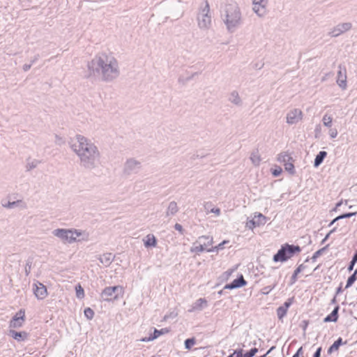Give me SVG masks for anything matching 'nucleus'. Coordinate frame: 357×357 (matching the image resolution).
I'll use <instances>...</instances> for the list:
<instances>
[{
    "instance_id": "28",
    "label": "nucleus",
    "mask_w": 357,
    "mask_h": 357,
    "mask_svg": "<svg viewBox=\"0 0 357 357\" xmlns=\"http://www.w3.org/2000/svg\"><path fill=\"white\" fill-rule=\"evenodd\" d=\"M250 160L252 162V164L255 166H258L261 162V158L259 155L258 151H254L252 152L250 155Z\"/></svg>"
},
{
    "instance_id": "49",
    "label": "nucleus",
    "mask_w": 357,
    "mask_h": 357,
    "mask_svg": "<svg viewBox=\"0 0 357 357\" xmlns=\"http://www.w3.org/2000/svg\"><path fill=\"white\" fill-rule=\"evenodd\" d=\"M329 135L331 138H335L337 135V130L336 129H331L329 130Z\"/></svg>"
},
{
    "instance_id": "43",
    "label": "nucleus",
    "mask_w": 357,
    "mask_h": 357,
    "mask_svg": "<svg viewBox=\"0 0 357 357\" xmlns=\"http://www.w3.org/2000/svg\"><path fill=\"white\" fill-rule=\"evenodd\" d=\"M278 160L280 162H284V164H285L286 162H287L289 160H292V158L287 153H284V154L281 153V154L279 155Z\"/></svg>"
},
{
    "instance_id": "29",
    "label": "nucleus",
    "mask_w": 357,
    "mask_h": 357,
    "mask_svg": "<svg viewBox=\"0 0 357 357\" xmlns=\"http://www.w3.org/2000/svg\"><path fill=\"white\" fill-rule=\"evenodd\" d=\"M254 219L255 220L256 225L257 227H259L260 225H264L266 222V217L261 213H258L257 215H255L254 217Z\"/></svg>"
},
{
    "instance_id": "64",
    "label": "nucleus",
    "mask_w": 357,
    "mask_h": 357,
    "mask_svg": "<svg viewBox=\"0 0 357 357\" xmlns=\"http://www.w3.org/2000/svg\"><path fill=\"white\" fill-rule=\"evenodd\" d=\"M234 352H233L231 354H230L228 357H234Z\"/></svg>"
},
{
    "instance_id": "45",
    "label": "nucleus",
    "mask_w": 357,
    "mask_h": 357,
    "mask_svg": "<svg viewBox=\"0 0 357 357\" xmlns=\"http://www.w3.org/2000/svg\"><path fill=\"white\" fill-rule=\"evenodd\" d=\"M294 301V297L288 298L282 305H281L283 308L288 310L289 307L291 305Z\"/></svg>"
},
{
    "instance_id": "50",
    "label": "nucleus",
    "mask_w": 357,
    "mask_h": 357,
    "mask_svg": "<svg viewBox=\"0 0 357 357\" xmlns=\"http://www.w3.org/2000/svg\"><path fill=\"white\" fill-rule=\"evenodd\" d=\"M248 226L249 227V228H253V227H257V225H256L255 220L253 218L252 220H250L248 222Z\"/></svg>"
},
{
    "instance_id": "33",
    "label": "nucleus",
    "mask_w": 357,
    "mask_h": 357,
    "mask_svg": "<svg viewBox=\"0 0 357 357\" xmlns=\"http://www.w3.org/2000/svg\"><path fill=\"white\" fill-rule=\"evenodd\" d=\"M228 243V241H223L222 243H219L216 246H211L210 249L208 250V252H218L220 250H222L224 248V245Z\"/></svg>"
},
{
    "instance_id": "40",
    "label": "nucleus",
    "mask_w": 357,
    "mask_h": 357,
    "mask_svg": "<svg viewBox=\"0 0 357 357\" xmlns=\"http://www.w3.org/2000/svg\"><path fill=\"white\" fill-rule=\"evenodd\" d=\"M354 215H355V213H344L342 215H340L339 216H337V218H335L331 223H330V226L332 225L335 222H336L337 220H340V219H342V218H350L351 216H353Z\"/></svg>"
},
{
    "instance_id": "25",
    "label": "nucleus",
    "mask_w": 357,
    "mask_h": 357,
    "mask_svg": "<svg viewBox=\"0 0 357 357\" xmlns=\"http://www.w3.org/2000/svg\"><path fill=\"white\" fill-rule=\"evenodd\" d=\"M347 342H343L342 338L339 337L337 340L334 342V343L328 348L327 353L328 354H331L334 351H336L339 349V347L343 344H346Z\"/></svg>"
},
{
    "instance_id": "47",
    "label": "nucleus",
    "mask_w": 357,
    "mask_h": 357,
    "mask_svg": "<svg viewBox=\"0 0 357 357\" xmlns=\"http://www.w3.org/2000/svg\"><path fill=\"white\" fill-rule=\"evenodd\" d=\"M303 347H300L297 351L296 352V354H294V356L292 357H303Z\"/></svg>"
},
{
    "instance_id": "24",
    "label": "nucleus",
    "mask_w": 357,
    "mask_h": 357,
    "mask_svg": "<svg viewBox=\"0 0 357 357\" xmlns=\"http://www.w3.org/2000/svg\"><path fill=\"white\" fill-rule=\"evenodd\" d=\"M143 241L146 248L155 247L157 245V240L153 234H148Z\"/></svg>"
},
{
    "instance_id": "41",
    "label": "nucleus",
    "mask_w": 357,
    "mask_h": 357,
    "mask_svg": "<svg viewBox=\"0 0 357 357\" xmlns=\"http://www.w3.org/2000/svg\"><path fill=\"white\" fill-rule=\"evenodd\" d=\"M76 296L78 298H82L84 296V291L80 284H78L75 287Z\"/></svg>"
},
{
    "instance_id": "54",
    "label": "nucleus",
    "mask_w": 357,
    "mask_h": 357,
    "mask_svg": "<svg viewBox=\"0 0 357 357\" xmlns=\"http://www.w3.org/2000/svg\"><path fill=\"white\" fill-rule=\"evenodd\" d=\"M321 347H319L316 351L314 352V354H313V356L312 357H321Z\"/></svg>"
},
{
    "instance_id": "59",
    "label": "nucleus",
    "mask_w": 357,
    "mask_h": 357,
    "mask_svg": "<svg viewBox=\"0 0 357 357\" xmlns=\"http://www.w3.org/2000/svg\"><path fill=\"white\" fill-rule=\"evenodd\" d=\"M321 131V127L320 126H317L315 128V132H316V137H317V133L320 132Z\"/></svg>"
},
{
    "instance_id": "18",
    "label": "nucleus",
    "mask_w": 357,
    "mask_h": 357,
    "mask_svg": "<svg viewBox=\"0 0 357 357\" xmlns=\"http://www.w3.org/2000/svg\"><path fill=\"white\" fill-rule=\"evenodd\" d=\"M33 291L38 299H43V296L45 294V285L40 282H38V284H34Z\"/></svg>"
},
{
    "instance_id": "27",
    "label": "nucleus",
    "mask_w": 357,
    "mask_h": 357,
    "mask_svg": "<svg viewBox=\"0 0 357 357\" xmlns=\"http://www.w3.org/2000/svg\"><path fill=\"white\" fill-rule=\"evenodd\" d=\"M99 260L102 265L108 266L113 260L112 255L111 253L104 254L100 257Z\"/></svg>"
},
{
    "instance_id": "32",
    "label": "nucleus",
    "mask_w": 357,
    "mask_h": 357,
    "mask_svg": "<svg viewBox=\"0 0 357 357\" xmlns=\"http://www.w3.org/2000/svg\"><path fill=\"white\" fill-rule=\"evenodd\" d=\"M356 275H357V270H356L354 272V273L349 277V278L347 281V284H346L345 289L350 287L355 282V281L357 279Z\"/></svg>"
},
{
    "instance_id": "44",
    "label": "nucleus",
    "mask_w": 357,
    "mask_h": 357,
    "mask_svg": "<svg viewBox=\"0 0 357 357\" xmlns=\"http://www.w3.org/2000/svg\"><path fill=\"white\" fill-rule=\"evenodd\" d=\"M258 352L257 348H252L249 351L246 352L243 357H253Z\"/></svg>"
},
{
    "instance_id": "53",
    "label": "nucleus",
    "mask_w": 357,
    "mask_h": 357,
    "mask_svg": "<svg viewBox=\"0 0 357 357\" xmlns=\"http://www.w3.org/2000/svg\"><path fill=\"white\" fill-rule=\"evenodd\" d=\"M234 352V354L236 355V357H243L244 354H243L242 349L235 350Z\"/></svg>"
},
{
    "instance_id": "22",
    "label": "nucleus",
    "mask_w": 357,
    "mask_h": 357,
    "mask_svg": "<svg viewBox=\"0 0 357 357\" xmlns=\"http://www.w3.org/2000/svg\"><path fill=\"white\" fill-rule=\"evenodd\" d=\"M339 309V305L335 307L332 312L324 318V322H336L338 319Z\"/></svg>"
},
{
    "instance_id": "5",
    "label": "nucleus",
    "mask_w": 357,
    "mask_h": 357,
    "mask_svg": "<svg viewBox=\"0 0 357 357\" xmlns=\"http://www.w3.org/2000/svg\"><path fill=\"white\" fill-rule=\"evenodd\" d=\"M213 237L210 236H201L193 243L190 252L196 254H199L204 251L208 252L210 249L208 247L213 244Z\"/></svg>"
},
{
    "instance_id": "4",
    "label": "nucleus",
    "mask_w": 357,
    "mask_h": 357,
    "mask_svg": "<svg viewBox=\"0 0 357 357\" xmlns=\"http://www.w3.org/2000/svg\"><path fill=\"white\" fill-rule=\"evenodd\" d=\"M301 250L298 245L284 244L273 256L275 262H284L291 258L295 254L300 252Z\"/></svg>"
},
{
    "instance_id": "19",
    "label": "nucleus",
    "mask_w": 357,
    "mask_h": 357,
    "mask_svg": "<svg viewBox=\"0 0 357 357\" xmlns=\"http://www.w3.org/2000/svg\"><path fill=\"white\" fill-rule=\"evenodd\" d=\"M2 206L6 208H13L15 207H20L21 208H26V205L25 202L22 200L19 199L14 202H8V203L3 204L2 203Z\"/></svg>"
},
{
    "instance_id": "56",
    "label": "nucleus",
    "mask_w": 357,
    "mask_h": 357,
    "mask_svg": "<svg viewBox=\"0 0 357 357\" xmlns=\"http://www.w3.org/2000/svg\"><path fill=\"white\" fill-rule=\"evenodd\" d=\"M252 2H255V4L257 3H268V0H252Z\"/></svg>"
},
{
    "instance_id": "58",
    "label": "nucleus",
    "mask_w": 357,
    "mask_h": 357,
    "mask_svg": "<svg viewBox=\"0 0 357 357\" xmlns=\"http://www.w3.org/2000/svg\"><path fill=\"white\" fill-rule=\"evenodd\" d=\"M31 64H24L23 66V70L24 71H27L31 68Z\"/></svg>"
},
{
    "instance_id": "51",
    "label": "nucleus",
    "mask_w": 357,
    "mask_h": 357,
    "mask_svg": "<svg viewBox=\"0 0 357 357\" xmlns=\"http://www.w3.org/2000/svg\"><path fill=\"white\" fill-rule=\"evenodd\" d=\"M210 212L213 213L218 216L220 214V209L219 208H212L210 209Z\"/></svg>"
},
{
    "instance_id": "15",
    "label": "nucleus",
    "mask_w": 357,
    "mask_h": 357,
    "mask_svg": "<svg viewBox=\"0 0 357 357\" xmlns=\"http://www.w3.org/2000/svg\"><path fill=\"white\" fill-rule=\"evenodd\" d=\"M246 284L247 282L244 279L243 275H241L236 279L234 280L231 283L226 284L225 288L228 289H233L242 287Z\"/></svg>"
},
{
    "instance_id": "3",
    "label": "nucleus",
    "mask_w": 357,
    "mask_h": 357,
    "mask_svg": "<svg viewBox=\"0 0 357 357\" xmlns=\"http://www.w3.org/2000/svg\"><path fill=\"white\" fill-rule=\"evenodd\" d=\"M221 18L229 33L235 32L243 23L241 11L236 3L226 4L221 11Z\"/></svg>"
},
{
    "instance_id": "39",
    "label": "nucleus",
    "mask_w": 357,
    "mask_h": 357,
    "mask_svg": "<svg viewBox=\"0 0 357 357\" xmlns=\"http://www.w3.org/2000/svg\"><path fill=\"white\" fill-rule=\"evenodd\" d=\"M284 168H285V170L287 171L289 174H294L295 168H294V165L292 162H291L289 161L286 162L284 164Z\"/></svg>"
},
{
    "instance_id": "35",
    "label": "nucleus",
    "mask_w": 357,
    "mask_h": 357,
    "mask_svg": "<svg viewBox=\"0 0 357 357\" xmlns=\"http://www.w3.org/2000/svg\"><path fill=\"white\" fill-rule=\"evenodd\" d=\"M322 121L326 127L331 128L332 126L333 118L331 116L325 114L323 116Z\"/></svg>"
},
{
    "instance_id": "2",
    "label": "nucleus",
    "mask_w": 357,
    "mask_h": 357,
    "mask_svg": "<svg viewBox=\"0 0 357 357\" xmlns=\"http://www.w3.org/2000/svg\"><path fill=\"white\" fill-rule=\"evenodd\" d=\"M68 144L79 160V165L86 170L97 168L100 162V152L91 139L82 135L70 139Z\"/></svg>"
},
{
    "instance_id": "63",
    "label": "nucleus",
    "mask_w": 357,
    "mask_h": 357,
    "mask_svg": "<svg viewBox=\"0 0 357 357\" xmlns=\"http://www.w3.org/2000/svg\"><path fill=\"white\" fill-rule=\"evenodd\" d=\"M197 74V73H193V74H192L190 77H188V78L187 79V80H190V79H192L195 75H196Z\"/></svg>"
},
{
    "instance_id": "37",
    "label": "nucleus",
    "mask_w": 357,
    "mask_h": 357,
    "mask_svg": "<svg viewBox=\"0 0 357 357\" xmlns=\"http://www.w3.org/2000/svg\"><path fill=\"white\" fill-rule=\"evenodd\" d=\"M287 312V310L286 309L283 308L282 306H280L277 309V315H278V319L280 320H282L283 319V317L286 316Z\"/></svg>"
},
{
    "instance_id": "55",
    "label": "nucleus",
    "mask_w": 357,
    "mask_h": 357,
    "mask_svg": "<svg viewBox=\"0 0 357 357\" xmlns=\"http://www.w3.org/2000/svg\"><path fill=\"white\" fill-rule=\"evenodd\" d=\"M335 230V229L334 228L333 229H332L328 234H326V236L324 237V238L321 241V243L324 244L329 238L330 235L334 232V231Z\"/></svg>"
},
{
    "instance_id": "17",
    "label": "nucleus",
    "mask_w": 357,
    "mask_h": 357,
    "mask_svg": "<svg viewBox=\"0 0 357 357\" xmlns=\"http://www.w3.org/2000/svg\"><path fill=\"white\" fill-rule=\"evenodd\" d=\"M74 236L76 241H89V233L84 230L73 229Z\"/></svg>"
},
{
    "instance_id": "7",
    "label": "nucleus",
    "mask_w": 357,
    "mask_h": 357,
    "mask_svg": "<svg viewBox=\"0 0 357 357\" xmlns=\"http://www.w3.org/2000/svg\"><path fill=\"white\" fill-rule=\"evenodd\" d=\"M142 169V163L135 158L127 159L123 166V173L126 175L137 174Z\"/></svg>"
},
{
    "instance_id": "48",
    "label": "nucleus",
    "mask_w": 357,
    "mask_h": 357,
    "mask_svg": "<svg viewBox=\"0 0 357 357\" xmlns=\"http://www.w3.org/2000/svg\"><path fill=\"white\" fill-rule=\"evenodd\" d=\"M174 229L180 232V234H183V228L181 225L176 223L174 225Z\"/></svg>"
},
{
    "instance_id": "52",
    "label": "nucleus",
    "mask_w": 357,
    "mask_h": 357,
    "mask_svg": "<svg viewBox=\"0 0 357 357\" xmlns=\"http://www.w3.org/2000/svg\"><path fill=\"white\" fill-rule=\"evenodd\" d=\"M356 262L357 261H354V259H351L348 266L349 271H351L354 269V265L356 264Z\"/></svg>"
},
{
    "instance_id": "61",
    "label": "nucleus",
    "mask_w": 357,
    "mask_h": 357,
    "mask_svg": "<svg viewBox=\"0 0 357 357\" xmlns=\"http://www.w3.org/2000/svg\"><path fill=\"white\" fill-rule=\"evenodd\" d=\"M342 291V284H341L340 286L337 289L336 294H338L341 293Z\"/></svg>"
},
{
    "instance_id": "20",
    "label": "nucleus",
    "mask_w": 357,
    "mask_h": 357,
    "mask_svg": "<svg viewBox=\"0 0 357 357\" xmlns=\"http://www.w3.org/2000/svg\"><path fill=\"white\" fill-rule=\"evenodd\" d=\"M179 208L177 203L174 201L170 202L165 211V216L170 217L176 215Z\"/></svg>"
},
{
    "instance_id": "26",
    "label": "nucleus",
    "mask_w": 357,
    "mask_h": 357,
    "mask_svg": "<svg viewBox=\"0 0 357 357\" xmlns=\"http://www.w3.org/2000/svg\"><path fill=\"white\" fill-rule=\"evenodd\" d=\"M327 155V152L325 151H321L319 152V153L316 155L314 161V166L315 167H318L324 161V158Z\"/></svg>"
},
{
    "instance_id": "13",
    "label": "nucleus",
    "mask_w": 357,
    "mask_h": 357,
    "mask_svg": "<svg viewBox=\"0 0 357 357\" xmlns=\"http://www.w3.org/2000/svg\"><path fill=\"white\" fill-rule=\"evenodd\" d=\"M170 331L169 328H163L160 330H158L156 328H154L153 333L150 334L149 337H142L140 339L141 342H150L155 340L161 335H165L168 333Z\"/></svg>"
},
{
    "instance_id": "38",
    "label": "nucleus",
    "mask_w": 357,
    "mask_h": 357,
    "mask_svg": "<svg viewBox=\"0 0 357 357\" xmlns=\"http://www.w3.org/2000/svg\"><path fill=\"white\" fill-rule=\"evenodd\" d=\"M10 335L17 340H20L22 336L25 335V333L17 332L13 330L10 331Z\"/></svg>"
},
{
    "instance_id": "23",
    "label": "nucleus",
    "mask_w": 357,
    "mask_h": 357,
    "mask_svg": "<svg viewBox=\"0 0 357 357\" xmlns=\"http://www.w3.org/2000/svg\"><path fill=\"white\" fill-rule=\"evenodd\" d=\"M229 101L235 105L241 106L242 105V100L236 91H233L229 96Z\"/></svg>"
},
{
    "instance_id": "31",
    "label": "nucleus",
    "mask_w": 357,
    "mask_h": 357,
    "mask_svg": "<svg viewBox=\"0 0 357 357\" xmlns=\"http://www.w3.org/2000/svg\"><path fill=\"white\" fill-rule=\"evenodd\" d=\"M305 268H306V266H305L304 264H301L296 268V270L294 271V272L291 278L292 282H294L296 280L298 273H301Z\"/></svg>"
},
{
    "instance_id": "57",
    "label": "nucleus",
    "mask_w": 357,
    "mask_h": 357,
    "mask_svg": "<svg viewBox=\"0 0 357 357\" xmlns=\"http://www.w3.org/2000/svg\"><path fill=\"white\" fill-rule=\"evenodd\" d=\"M281 169H275L273 172V174L275 176H278L281 173Z\"/></svg>"
},
{
    "instance_id": "1",
    "label": "nucleus",
    "mask_w": 357,
    "mask_h": 357,
    "mask_svg": "<svg viewBox=\"0 0 357 357\" xmlns=\"http://www.w3.org/2000/svg\"><path fill=\"white\" fill-rule=\"evenodd\" d=\"M120 75V68L117 59L112 54L100 52L87 63L85 77L88 79L111 82Z\"/></svg>"
},
{
    "instance_id": "42",
    "label": "nucleus",
    "mask_w": 357,
    "mask_h": 357,
    "mask_svg": "<svg viewBox=\"0 0 357 357\" xmlns=\"http://www.w3.org/2000/svg\"><path fill=\"white\" fill-rule=\"evenodd\" d=\"M84 313L85 317L89 320L92 319L94 317V312L90 307L85 308Z\"/></svg>"
},
{
    "instance_id": "62",
    "label": "nucleus",
    "mask_w": 357,
    "mask_h": 357,
    "mask_svg": "<svg viewBox=\"0 0 357 357\" xmlns=\"http://www.w3.org/2000/svg\"><path fill=\"white\" fill-rule=\"evenodd\" d=\"M352 259H354V261H357V250L354 253V256L352 257Z\"/></svg>"
},
{
    "instance_id": "16",
    "label": "nucleus",
    "mask_w": 357,
    "mask_h": 357,
    "mask_svg": "<svg viewBox=\"0 0 357 357\" xmlns=\"http://www.w3.org/2000/svg\"><path fill=\"white\" fill-rule=\"evenodd\" d=\"M337 83L342 89H345L347 86L346 68H342L341 66H339Z\"/></svg>"
},
{
    "instance_id": "9",
    "label": "nucleus",
    "mask_w": 357,
    "mask_h": 357,
    "mask_svg": "<svg viewBox=\"0 0 357 357\" xmlns=\"http://www.w3.org/2000/svg\"><path fill=\"white\" fill-rule=\"evenodd\" d=\"M123 288L121 286H114V287H105L102 293H101V297L102 300L109 301L112 299H117L118 298V294L114 295L116 293H119L120 291L122 292Z\"/></svg>"
},
{
    "instance_id": "46",
    "label": "nucleus",
    "mask_w": 357,
    "mask_h": 357,
    "mask_svg": "<svg viewBox=\"0 0 357 357\" xmlns=\"http://www.w3.org/2000/svg\"><path fill=\"white\" fill-rule=\"evenodd\" d=\"M275 287V284H273V286H266L264 287L262 289V293L264 294H268L269 292H271Z\"/></svg>"
},
{
    "instance_id": "14",
    "label": "nucleus",
    "mask_w": 357,
    "mask_h": 357,
    "mask_svg": "<svg viewBox=\"0 0 357 357\" xmlns=\"http://www.w3.org/2000/svg\"><path fill=\"white\" fill-rule=\"evenodd\" d=\"M268 3L252 2V10L259 17H263L267 14Z\"/></svg>"
},
{
    "instance_id": "6",
    "label": "nucleus",
    "mask_w": 357,
    "mask_h": 357,
    "mask_svg": "<svg viewBox=\"0 0 357 357\" xmlns=\"http://www.w3.org/2000/svg\"><path fill=\"white\" fill-rule=\"evenodd\" d=\"M198 26L201 29H208L211 26V16L210 15V7L208 1L205 2V6L201 8L197 15Z\"/></svg>"
},
{
    "instance_id": "8",
    "label": "nucleus",
    "mask_w": 357,
    "mask_h": 357,
    "mask_svg": "<svg viewBox=\"0 0 357 357\" xmlns=\"http://www.w3.org/2000/svg\"><path fill=\"white\" fill-rule=\"evenodd\" d=\"M52 234L62 240L64 243H73L75 242L73 229H56L52 231Z\"/></svg>"
},
{
    "instance_id": "12",
    "label": "nucleus",
    "mask_w": 357,
    "mask_h": 357,
    "mask_svg": "<svg viewBox=\"0 0 357 357\" xmlns=\"http://www.w3.org/2000/svg\"><path fill=\"white\" fill-rule=\"evenodd\" d=\"M302 118V111L300 109H293L287 114V123L289 125L296 124Z\"/></svg>"
},
{
    "instance_id": "10",
    "label": "nucleus",
    "mask_w": 357,
    "mask_h": 357,
    "mask_svg": "<svg viewBox=\"0 0 357 357\" xmlns=\"http://www.w3.org/2000/svg\"><path fill=\"white\" fill-rule=\"evenodd\" d=\"M351 28L352 24L351 22L340 23L333 28H332L331 31L328 33V35L332 38H335L351 30Z\"/></svg>"
},
{
    "instance_id": "30",
    "label": "nucleus",
    "mask_w": 357,
    "mask_h": 357,
    "mask_svg": "<svg viewBox=\"0 0 357 357\" xmlns=\"http://www.w3.org/2000/svg\"><path fill=\"white\" fill-rule=\"evenodd\" d=\"M40 162L37 160H30L29 159L26 162V171H31V169L37 167V166L38 165V164L40 163Z\"/></svg>"
},
{
    "instance_id": "60",
    "label": "nucleus",
    "mask_w": 357,
    "mask_h": 357,
    "mask_svg": "<svg viewBox=\"0 0 357 357\" xmlns=\"http://www.w3.org/2000/svg\"><path fill=\"white\" fill-rule=\"evenodd\" d=\"M211 206V203L210 202H208L206 203L205 205H204V208L206 210H208L210 211L209 208H210V206Z\"/></svg>"
},
{
    "instance_id": "21",
    "label": "nucleus",
    "mask_w": 357,
    "mask_h": 357,
    "mask_svg": "<svg viewBox=\"0 0 357 357\" xmlns=\"http://www.w3.org/2000/svg\"><path fill=\"white\" fill-rule=\"evenodd\" d=\"M207 305V301L204 298H200L197 299L192 305V309L189 310V312H192L195 310H202Z\"/></svg>"
},
{
    "instance_id": "11",
    "label": "nucleus",
    "mask_w": 357,
    "mask_h": 357,
    "mask_svg": "<svg viewBox=\"0 0 357 357\" xmlns=\"http://www.w3.org/2000/svg\"><path fill=\"white\" fill-rule=\"evenodd\" d=\"M25 321V311L22 309L20 310L10 321L9 327L17 328L22 326Z\"/></svg>"
},
{
    "instance_id": "36",
    "label": "nucleus",
    "mask_w": 357,
    "mask_h": 357,
    "mask_svg": "<svg viewBox=\"0 0 357 357\" xmlns=\"http://www.w3.org/2000/svg\"><path fill=\"white\" fill-rule=\"evenodd\" d=\"M196 340L195 337L188 338L185 340V348L188 350L191 349L192 347L195 344Z\"/></svg>"
},
{
    "instance_id": "34",
    "label": "nucleus",
    "mask_w": 357,
    "mask_h": 357,
    "mask_svg": "<svg viewBox=\"0 0 357 357\" xmlns=\"http://www.w3.org/2000/svg\"><path fill=\"white\" fill-rule=\"evenodd\" d=\"M328 245H326L325 247H324V248H322L319 249V250H317V252H315L313 254V255H312V258H311V259L312 260V261H315L317 260V259L319 256H321V255H322V254H323V253L326 250V249L328 248Z\"/></svg>"
}]
</instances>
